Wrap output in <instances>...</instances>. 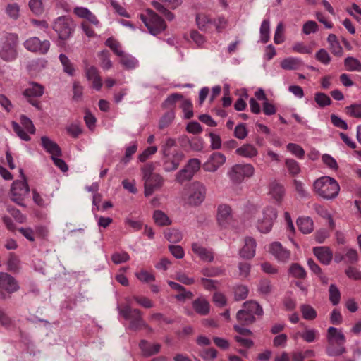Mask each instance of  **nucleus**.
I'll list each match as a JSON object with an SVG mask.
<instances>
[{"label":"nucleus","instance_id":"nucleus-18","mask_svg":"<svg viewBox=\"0 0 361 361\" xmlns=\"http://www.w3.org/2000/svg\"><path fill=\"white\" fill-rule=\"evenodd\" d=\"M192 193L188 199V203L191 206L200 204L205 198L206 188L200 182H194L191 185Z\"/></svg>","mask_w":361,"mask_h":361},{"label":"nucleus","instance_id":"nucleus-38","mask_svg":"<svg viewBox=\"0 0 361 361\" xmlns=\"http://www.w3.org/2000/svg\"><path fill=\"white\" fill-rule=\"evenodd\" d=\"M8 271L17 273L20 268V259L13 252H11L6 263Z\"/></svg>","mask_w":361,"mask_h":361},{"label":"nucleus","instance_id":"nucleus-59","mask_svg":"<svg viewBox=\"0 0 361 361\" xmlns=\"http://www.w3.org/2000/svg\"><path fill=\"white\" fill-rule=\"evenodd\" d=\"M132 299L145 308H151L154 306L152 300L145 296L133 295Z\"/></svg>","mask_w":361,"mask_h":361},{"label":"nucleus","instance_id":"nucleus-60","mask_svg":"<svg viewBox=\"0 0 361 361\" xmlns=\"http://www.w3.org/2000/svg\"><path fill=\"white\" fill-rule=\"evenodd\" d=\"M129 259H130L129 255L126 252H124V251L121 252H114L111 255V260L116 264L126 262Z\"/></svg>","mask_w":361,"mask_h":361},{"label":"nucleus","instance_id":"nucleus-44","mask_svg":"<svg viewBox=\"0 0 361 361\" xmlns=\"http://www.w3.org/2000/svg\"><path fill=\"white\" fill-rule=\"evenodd\" d=\"M6 210L17 222L20 224L26 222V216L23 214L21 212L14 206L8 204L6 207Z\"/></svg>","mask_w":361,"mask_h":361},{"label":"nucleus","instance_id":"nucleus-14","mask_svg":"<svg viewBox=\"0 0 361 361\" xmlns=\"http://www.w3.org/2000/svg\"><path fill=\"white\" fill-rule=\"evenodd\" d=\"M254 173V167L251 164H236L233 166L229 176L233 182L239 183L245 177H251Z\"/></svg>","mask_w":361,"mask_h":361},{"label":"nucleus","instance_id":"nucleus-30","mask_svg":"<svg viewBox=\"0 0 361 361\" xmlns=\"http://www.w3.org/2000/svg\"><path fill=\"white\" fill-rule=\"evenodd\" d=\"M327 42L329 44V49L333 55L337 57H341L343 55V49L335 34H329L327 37Z\"/></svg>","mask_w":361,"mask_h":361},{"label":"nucleus","instance_id":"nucleus-22","mask_svg":"<svg viewBox=\"0 0 361 361\" xmlns=\"http://www.w3.org/2000/svg\"><path fill=\"white\" fill-rule=\"evenodd\" d=\"M164 183V179L159 174L153 175L145 180L144 194L149 197L153 194L155 190L160 189Z\"/></svg>","mask_w":361,"mask_h":361},{"label":"nucleus","instance_id":"nucleus-50","mask_svg":"<svg viewBox=\"0 0 361 361\" xmlns=\"http://www.w3.org/2000/svg\"><path fill=\"white\" fill-rule=\"evenodd\" d=\"M59 59L63 66V71L70 75L75 74V68L68 58L63 54H60Z\"/></svg>","mask_w":361,"mask_h":361},{"label":"nucleus","instance_id":"nucleus-36","mask_svg":"<svg viewBox=\"0 0 361 361\" xmlns=\"http://www.w3.org/2000/svg\"><path fill=\"white\" fill-rule=\"evenodd\" d=\"M154 223L159 226H166L171 224L169 217L161 210H155L153 214Z\"/></svg>","mask_w":361,"mask_h":361},{"label":"nucleus","instance_id":"nucleus-57","mask_svg":"<svg viewBox=\"0 0 361 361\" xmlns=\"http://www.w3.org/2000/svg\"><path fill=\"white\" fill-rule=\"evenodd\" d=\"M135 275L137 278L142 282L150 283L154 281L155 280L154 275L147 270L142 269L139 272L136 273Z\"/></svg>","mask_w":361,"mask_h":361},{"label":"nucleus","instance_id":"nucleus-40","mask_svg":"<svg viewBox=\"0 0 361 361\" xmlns=\"http://www.w3.org/2000/svg\"><path fill=\"white\" fill-rule=\"evenodd\" d=\"M341 298V294L335 284H331L329 288V299L333 305H337Z\"/></svg>","mask_w":361,"mask_h":361},{"label":"nucleus","instance_id":"nucleus-31","mask_svg":"<svg viewBox=\"0 0 361 361\" xmlns=\"http://www.w3.org/2000/svg\"><path fill=\"white\" fill-rule=\"evenodd\" d=\"M168 284L173 290L179 292V294L176 296V298L178 300L181 301L185 299H191L193 297L192 293L190 291H186L185 287L180 284L173 281H169Z\"/></svg>","mask_w":361,"mask_h":361},{"label":"nucleus","instance_id":"nucleus-7","mask_svg":"<svg viewBox=\"0 0 361 361\" xmlns=\"http://www.w3.org/2000/svg\"><path fill=\"white\" fill-rule=\"evenodd\" d=\"M313 186L316 194L327 200L335 198L340 191L338 183L329 176H322L317 179Z\"/></svg>","mask_w":361,"mask_h":361},{"label":"nucleus","instance_id":"nucleus-26","mask_svg":"<svg viewBox=\"0 0 361 361\" xmlns=\"http://www.w3.org/2000/svg\"><path fill=\"white\" fill-rule=\"evenodd\" d=\"M85 72L87 79L92 82V87L99 90L102 87V82L98 69L95 66H91L87 67Z\"/></svg>","mask_w":361,"mask_h":361},{"label":"nucleus","instance_id":"nucleus-41","mask_svg":"<svg viewBox=\"0 0 361 361\" xmlns=\"http://www.w3.org/2000/svg\"><path fill=\"white\" fill-rule=\"evenodd\" d=\"M111 54L108 50H103L98 54L99 65L104 70H109L112 67V62L110 60Z\"/></svg>","mask_w":361,"mask_h":361},{"label":"nucleus","instance_id":"nucleus-1","mask_svg":"<svg viewBox=\"0 0 361 361\" xmlns=\"http://www.w3.org/2000/svg\"><path fill=\"white\" fill-rule=\"evenodd\" d=\"M118 313L125 320L128 322V329L133 331L146 330L147 333L152 334L153 329L144 319V313L138 308H133L129 304L121 305L118 307Z\"/></svg>","mask_w":361,"mask_h":361},{"label":"nucleus","instance_id":"nucleus-32","mask_svg":"<svg viewBox=\"0 0 361 361\" xmlns=\"http://www.w3.org/2000/svg\"><path fill=\"white\" fill-rule=\"evenodd\" d=\"M297 226L298 229L305 234L310 233L314 230V223L310 217H299L297 219Z\"/></svg>","mask_w":361,"mask_h":361},{"label":"nucleus","instance_id":"nucleus-5","mask_svg":"<svg viewBox=\"0 0 361 361\" xmlns=\"http://www.w3.org/2000/svg\"><path fill=\"white\" fill-rule=\"evenodd\" d=\"M157 11L152 8H146L140 15V18L144 23L147 31L152 35L157 36L167 29L165 19L159 16Z\"/></svg>","mask_w":361,"mask_h":361},{"label":"nucleus","instance_id":"nucleus-16","mask_svg":"<svg viewBox=\"0 0 361 361\" xmlns=\"http://www.w3.org/2000/svg\"><path fill=\"white\" fill-rule=\"evenodd\" d=\"M196 21L199 28L203 30H207L214 27L218 31H220V25L226 24L224 18H219L217 21L216 19H213L209 15L203 13L197 15Z\"/></svg>","mask_w":361,"mask_h":361},{"label":"nucleus","instance_id":"nucleus-43","mask_svg":"<svg viewBox=\"0 0 361 361\" xmlns=\"http://www.w3.org/2000/svg\"><path fill=\"white\" fill-rule=\"evenodd\" d=\"M285 166L289 174L293 177L298 175L301 171L299 164L293 159H286Z\"/></svg>","mask_w":361,"mask_h":361},{"label":"nucleus","instance_id":"nucleus-9","mask_svg":"<svg viewBox=\"0 0 361 361\" xmlns=\"http://www.w3.org/2000/svg\"><path fill=\"white\" fill-rule=\"evenodd\" d=\"M41 144L45 151L51 155V158L55 166L63 172H66L68 169V166L64 160L60 159L62 156V150L59 145L47 136L41 137Z\"/></svg>","mask_w":361,"mask_h":361},{"label":"nucleus","instance_id":"nucleus-62","mask_svg":"<svg viewBox=\"0 0 361 361\" xmlns=\"http://www.w3.org/2000/svg\"><path fill=\"white\" fill-rule=\"evenodd\" d=\"M121 57L120 62L127 69L133 68L136 65V61L134 58L130 56L125 54L123 52L122 56H119Z\"/></svg>","mask_w":361,"mask_h":361},{"label":"nucleus","instance_id":"nucleus-13","mask_svg":"<svg viewBox=\"0 0 361 361\" xmlns=\"http://www.w3.org/2000/svg\"><path fill=\"white\" fill-rule=\"evenodd\" d=\"M182 0H153L151 5L154 10L161 14L168 21L174 19L175 15L171 11L178 8Z\"/></svg>","mask_w":361,"mask_h":361},{"label":"nucleus","instance_id":"nucleus-27","mask_svg":"<svg viewBox=\"0 0 361 361\" xmlns=\"http://www.w3.org/2000/svg\"><path fill=\"white\" fill-rule=\"evenodd\" d=\"M313 253L317 259L325 265L329 264L333 258V252L329 247H314Z\"/></svg>","mask_w":361,"mask_h":361},{"label":"nucleus","instance_id":"nucleus-28","mask_svg":"<svg viewBox=\"0 0 361 361\" xmlns=\"http://www.w3.org/2000/svg\"><path fill=\"white\" fill-rule=\"evenodd\" d=\"M232 217L231 207L226 204L218 207L216 219L220 225H224Z\"/></svg>","mask_w":361,"mask_h":361},{"label":"nucleus","instance_id":"nucleus-48","mask_svg":"<svg viewBox=\"0 0 361 361\" xmlns=\"http://www.w3.org/2000/svg\"><path fill=\"white\" fill-rule=\"evenodd\" d=\"M105 45L109 47L118 56H122L123 51L121 49L120 43L113 37H109L105 41Z\"/></svg>","mask_w":361,"mask_h":361},{"label":"nucleus","instance_id":"nucleus-53","mask_svg":"<svg viewBox=\"0 0 361 361\" xmlns=\"http://www.w3.org/2000/svg\"><path fill=\"white\" fill-rule=\"evenodd\" d=\"M345 274L350 279L355 281L361 280V271L354 265H349L345 269Z\"/></svg>","mask_w":361,"mask_h":361},{"label":"nucleus","instance_id":"nucleus-64","mask_svg":"<svg viewBox=\"0 0 361 361\" xmlns=\"http://www.w3.org/2000/svg\"><path fill=\"white\" fill-rule=\"evenodd\" d=\"M20 123L21 127L27 130V133L30 134H34L35 133V128L32 122V121L27 118V116L23 115L20 117Z\"/></svg>","mask_w":361,"mask_h":361},{"label":"nucleus","instance_id":"nucleus-23","mask_svg":"<svg viewBox=\"0 0 361 361\" xmlns=\"http://www.w3.org/2000/svg\"><path fill=\"white\" fill-rule=\"evenodd\" d=\"M191 249L193 253L203 262H212L214 259V252L212 249H208L197 243H193Z\"/></svg>","mask_w":361,"mask_h":361},{"label":"nucleus","instance_id":"nucleus-6","mask_svg":"<svg viewBox=\"0 0 361 361\" xmlns=\"http://www.w3.org/2000/svg\"><path fill=\"white\" fill-rule=\"evenodd\" d=\"M262 306L255 300H247L243 304V309L236 314V319L241 326H250L256 322V317L263 315Z\"/></svg>","mask_w":361,"mask_h":361},{"label":"nucleus","instance_id":"nucleus-4","mask_svg":"<svg viewBox=\"0 0 361 361\" xmlns=\"http://www.w3.org/2000/svg\"><path fill=\"white\" fill-rule=\"evenodd\" d=\"M53 30L57 33V43L60 47L66 46V41L70 39L75 29L73 18L68 16L58 17L54 22Z\"/></svg>","mask_w":361,"mask_h":361},{"label":"nucleus","instance_id":"nucleus-8","mask_svg":"<svg viewBox=\"0 0 361 361\" xmlns=\"http://www.w3.org/2000/svg\"><path fill=\"white\" fill-rule=\"evenodd\" d=\"M20 174L22 180H16L12 183L8 194L12 202L23 208H26L27 204L25 200L30 193V187L22 169H20Z\"/></svg>","mask_w":361,"mask_h":361},{"label":"nucleus","instance_id":"nucleus-61","mask_svg":"<svg viewBox=\"0 0 361 361\" xmlns=\"http://www.w3.org/2000/svg\"><path fill=\"white\" fill-rule=\"evenodd\" d=\"M258 290L260 293L267 295L271 291V284L268 279H262L259 283Z\"/></svg>","mask_w":361,"mask_h":361},{"label":"nucleus","instance_id":"nucleus-11","mask_svg":"<svg viewBox=\"0 0 361 361\" xmlns=\"http://www.w3.org/2000/svg\"><path fill=\"white\" fill-rule=\"evenodd\" d=\"M18 37L16 34L8 33L0 47V57L5 61H11L17 57Z\"/></svg>","mask_w":361,"mask_h":361},{"label":"nucleus","instance_id":"nucleus-47","mask_svg":"<svg viewBox=\"0 0 361 361\" xmlns=\"http://www.w3.org/2000/svg\"><path fill=\"white\" fill-rule=\"evenodd\" d=\"M301 61L298 59L288 58L281 62V66L285 70H295L300 66Z\"/></svg>","mask_w":361,"mask_h":361},{"label":"nucleus","instance_id":"nucleus-24","mask_svg":"<svg viewBox=\"0 0 361 361\" xmlns=\"http://www.w3.org/2000/svg\"><path fill=\"white\" fill-rule=\"evenodd\" d=\"M245 244L239 251L240 256L243 259H251L255 255L257 243L252 237H246Z\"/></svg>","mask_w":361,"mask_h":361},{"label":"nucleus","instance_id":"nucleus-54","mask_svg":"<svg viewBox=\"0 0 361 361\" xmlns=\"http://www.w3.org/2000/svg\"><path fill=\"white\" fill-rule=\"evenodd\" d=\"M202 274L207 277H214L224 274V269L220 267H211L202 269Z\"/></svg>","mask_w":361,"mask_h":361},{"label":"nucleus","instance_id":"nucleus-15","mask_svg":"<svg viewBox=\"0 0 361 361\" xmlns=\"http://www.w3.org/2000/svg\"><path fill=\"white\" fill-rule=\"evenodd\" d=\"M277 216L276 210L273 207H267L263 212V218L258 221V229L261 233H269L273 226L274 220Z\"/></svg>","mask_w":361,"mask_h":361},{"label":"nucleus","instance_id":"nucleus-45","mask_svg":"<svg viewBox=\"0 0 361 361\" xmlns=\"http://www.w3.org/2000/svg\"><path fill=\"white\" fill-rule=\"evenodd\" d=\"M183 98V96L178 93H174L169 95L166 99L162 103L161 107L163 109H169L170 111H173L176 104L178 100Z\"/></svg>","mask_w":361,"mask_h":361},{"label":"nucleus","instance_id":"nucleus-58","mask_svg":"<svg viewBox=\"0 0 361 361\" xmlns=\"http://www.w3.org/2000/svg\"><path fill=\"white\" fill-rule=\"evenodd\" d=\"M28 5L35 14L39 15L44 12L42 0H30Z\"/></svg>","mask_w":361,"mask_h":361},{"label":"nucleus","instance_id":"nucleus-20","mask_svg":"<svg viewBox=\"0 0 361 361\" xmlns=\"http://www.w3.org/2000/svg\"><path fill=\"white\" fill-rule=\"evenodd\" d=\"M334 260L336 263H340L343 261L348 266L355 265L359 261L358 252L355 249L348 248L345 250L344 254L336 252Z\"/></svg>","mask_w":361,"mask_h":361},{"label":"nucleus","instance_id":"nucleus-17","mask_svg":"<svg viewBox=\"0 0 361 361\" xmlns=\"http://www.w3.org/2000/svg\"><path fill=\"white\" fill-rule=\"evenodd\" d=\"M24 47L30 51L45 54L50 48L49 40L41 41L37 37H30L24 42Z\"/></svg>","mask_w":361,"mask_h":361},{"label":"nucleus","instance_id":"nucleus-2","mask_svg":"<svg viewBox=\"0 0 361 361\" xmlns=\"http://www.w3.org/2000/svg\"><path fill=\"white\" fill-rule=\"evenodd\" d=\"M176 141L173 138H168L162 147L163 165L166 171L176 170L184 158V154L177 149Z\"/></svg>","mask_w":361,"mask_h":361},{"label":"nucleus","instance_id":"nucleus-3","mask_svg":"<svg viewBox=\"0 0 361 361\" xmlns=\"http://www.w3.org/2000/svg\"><path fill=\"white\" fill-rule=\"evenodd\" d=\"M326 338L327 341L326 352L328 355L339 356L346 352L344 346L346 338L341 329L333 326L329 327Z\"/></svg>","mask_w":361,"mask_h":361},{"label":"nucleus","instance_id":"nucleus-34","mask_svg":"<svg viewBox=\"0 0 361 361\" xmlns=\"http://www.w3.org/2000/svg\"><path fill=\"white\" fill-rule=\"evenodd\" d=\"M233 293L235 301H242L245 300L249 294V288L247 286L238 284L233 287Z\"/></svg>","mask_w":361,"mask_h":361},{"label":"nucleus","instance_id":"nucleus-12","mask_svg":"<svg viewBox=\"0 0 361 361\" xmlns=\"http://www.w3.org/2000/svg\"><path fill=\"white\" fill-rule=\"evenodd\" d=\"M19 289L20 285L16 278L6 272H0V300L10 298Z\"/></svg>","mask_w":361,"mask_h":361},{"label":"nucleus","instance_id":"nucleus-19","mask_svg":"<svg viewBox=\"0 0 361 361\" xmlns=\"http://www.w3.org/2000/svg\"><path fill=\"white\" fill-rule=\"evenodd\" d=\"M269 252L279 262H287L290 259V251L277 241L269 245Z\"/></svg>","mask_w":361,"mask_h":361},{"label":"nucleus","instance_id":"nucleus-39","mask_svg":"<svg viewBox=\"0 0 361 361\" xmlns=\"http://www.w3.org/2000/svg\"><path fill=\"white\" fill-rule=\"evenodd\" d=\"M300 309L302 317L306 320H314L317 317V311L310 305H302Z\"/></svg>","mask_w":361,"mask_h":361},{"label":"nucleus","instance_id":"nucleus-63","mask_svg":"<svg viewBox=\"0 0 361 361\" xmlns=\"http://www.w3.org/2000/svg\"><path fill=\"white\" fill-rule=\"evenodd\" d=\"M12 126L14 132L18 135V136L20 138L25 141L30 140V135L25 131V129L21 127V126H20L18 123L15 121L12 123Z\"/></svg>","mask_w":361,"mask_h":361},{"label":"nucleus","instance_id":"nucleus-56","mask_svg":"<svg viewBox=\"0 0 361 361\" xmlns=\"http://www.w3.org/2000/svg\"><path fill=\"white\" fill-rule=\"evenodd\" d=\"M287 149L299 159L305 157V150L301 146L295 143H289L287 145Z\"/></svg>","mask_w":361,"mask_h":361},{"label":"nucleus","instance_id":"nucleus-46","mask_svg":"<svg viewBox=\"0 0 361 361\" xmlns=\"http://www.w3.org/2000/svg\"><path fill=\"white\" fill-rule=\"evenodd\" d=\"M165 238L171 243H178L182 239L181 233L175 228H167L164 231Z\"/></svg>","mask_w":361,"mask_h":361},{"label":"nucleus","instance_id":"nucleus-10","mask_svg":"<svg viewBox=\"0 0 361 361\" xmlns=\"http://www.w3.org/2000/svg\"><path fill=\"white\" fill-rule=\"evenodd\" d=\"M45 87L37 82L30 81L27 87L22 92L23 96L27 102L39 110L42 109V104L39 99L43 96Z\"/></svg>","mask_w":361,"mask_h":361},{"label":"nucleus","instance_id":"nucleus-42","mask_svg":"<svg viewBox=\"0 0 361 361\" xmlns=\"http://www.w3.org/2000/svg\"><path fill=\"white\" fill-rule=\"evenodd\" d=\"M344 66L345 70L348 71H361V63L358 59L352 56H348L345 59Z\"/></svg>","mask_w":361,"mask_h":361},{"label":"nucleus","instance_id":"nucleus-51","mask_svg":"<svg viewBox=\"0 0 361 361\" xmlns=\"http://www.w3.org/2000/svg\"><path fill=\"white\" fill-rule=\"evenodd\" d=\"M194 174L187 167H184L176 174V180L180 183L190 180Z\"/></svg>","mask_w":361,"mask_h":361},{"label":"nucleus","instance_id":"nucleus-29","mask_svg":"<svg viewBox=\"0 0 361 361\" xmlns=\"http://www.w3.org/2000/svg\"><path fill=\"white\" fill-rule=\"evenodd\" d=\"M139 347L144 357H150L157 354L161 349V345L159 343L150 345L147 341L142 339L140 341Z\"/></svg>","mask_w":361,"mask_h":361},{"label":"nucleus","instance_id":"nucleus-49","mask_svg":"<svg viewBox=\"0 0 361 361\" xmlns=\"http://www.w3.org/2000/svg\"><path fill=\"white\" fill-rule=\"evenodd\" d=\"M314 101L321 108L329 106L331 104V98L323 92H317L314 95Z\"/></svg>","mask_w":361,"mask_h":361},{"label":"nucleus","instance_id":"nucleus-37","mask_svg":"<svg viewBox=\"0 0 361 361\" xmlns=\"http://www.w3.org/2000/svg\"><path fill=\"white\" fill-rule=\"evenodd\" d=\"M288 273L291 276L298 279H305L307 276L306 271L298 263H293L289 267Z\"/></svg>","mask_w":361,"mask_h":361},{"label":"nucleus","instance_id":"nucleus-33","mask_svg":"<svg viewBox=\"0 0 361 361\" xmlns=\"http://www.w3.org/2000/svg\"><path fill=\"white\" fill-rule=\"evenodd\" d=\"M192 307L197 314L207 315L209 312L210 305L205 299L197 298L193 301Z\"/></svg>","mask_w":361,"mask_h":361},{"label":"nucleus","instance_id":"nucleus-25","mask_svg":"<svg viewBox=\"0 0 361 361\" xmlns=\"http://www.w3.org/2000/svg\"><path fill=\"white\" fill-rule=\"evenodd\" d=\"M269 194L278 204H281L285 196L284 186L278 180H274L269 185Z\"/></svg>","mask_w":361,"mask_h":361},{"label":"nucleus","instance_id":"nucleus-55","mask_svg":"<svg viewBox=\"0 0 361 361\" xmlns=\"http://www.w3.org/2000/svg\"><path fill=\"white\" fill-rule=\"evenodd\" d=\"M345 112L351 117L361 118V104H354L346 106Z\"/></svg>","mask_w":361,"mask_h":361},{"label":"nucleus","instance_id":"nucleus-35","mask_svg":"<svg viewBox=\"0 0 361 361\" xmlns=\"http://www.w3.org/2000/svg\"><path fill=\"white\" fill-rule=\"evenodd\" d=\"M236 153L244 157L252 158L257 155V149L250 144H245L236 149Z\"/></svg>","mask_w":361,"mask_h":361},{"label":"nucleus","instance_id":"nucleus-52","mask_svg":"<svg viewBox=\"0 0 361 361\" xmlns=\"http://www.w3.org/2000/svg\"><path fill=\"white\" fill-rule=\"evenodd\" d=\"M0 325L6 329L14 328L16 324L12 319L0 308Z\"/></svg>","mask_w":361,"mask_h":361},{"label":"nucleus","instance_id":"nucleus-21","mask_svg":"<svg viewBox=\"0 0 361 361\" xmlns=\"http://www.w3.org/2000/svg\"><path fill=\"white\" fill-rule=\"evenodd\" d=\"M226 161V157L221 152H214L209 159L203 164V169L206 171L214 172L216 171Z\"/></svg>","mask_w":361,"mask_h":361}]
</instances>
